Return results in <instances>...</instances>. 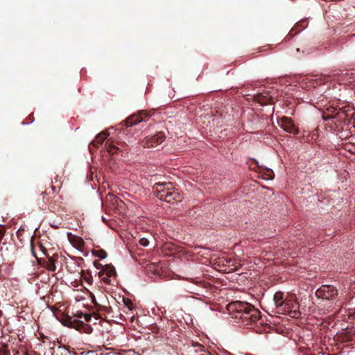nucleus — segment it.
Returning <instances> with one entry per match:
<instances>
[{
  "mask_svg": "<svg viewBox=\"0 0 355 355\" xmlns=\"http://www.w3.org/2000/svg\"><path fill=\"white\" fill-rule=\"evenodd\" d=\"M139 243L143 246H147L149 243V241L146 239L142 238L140 239Z\"/></svg>",
  "mask_w": 355,
  "mask_h": 355,
  "instance_id": "24",
  "label": "nucleus"
},
{
  "mask_svg": "<svg viewBox=\"0 0 355 355\" xmlns=\"http://www.w3.org/2000/svg\"><path fill=\"white\" fill-rule=\"evenodd\" d=\"M345 117V114L343 111L338 110L334 107H329L323 112L322 118L324 121L328 120H336L337 121H341Z\"/></svg>",
  "mask_w": 355,
  "mask_h": 355,
  "instance_id": "4",
  "label": "nucleus"
},
{
  "mask_svg": "<svg viewBox=\"0 0 355 355\" xmlns=\"http://www.w3.org/2000/svg\"><path fill=\"white\" fill-rule=\"evenodd\" d=\"M5 234V228L3 226H0V241L3 239Z\"/></svg>",
  "mask_w": 355,
  "mask_h": 355,
  "instance_id": "26",
  "label": "nucleus"
},
{
  "mask_svg": "<svg viewBox=\"0 0 355 355\" xmlns=\"http://www.w3.org/2000/svg\"><path fill=\"white\" fill-rule=\"evenodd\" d=\"M103 282H104L106 284H110V278L111 277H108L106 275H103L102 277H99Z\"/></svg>",
  "mask_w": 355,
  "mask_h": 355,
  "instance_id": "23",
  "label": "nucleus"
},
{
  "mask_svg": "<svg viewBox=\"0 0 355 355\" xmlns=\"http://www.w3.org/2000/svg\"><path fill=\"white\" fill-rule=\"evenodd\" d=\"M159 331H158V326L157 325V331H156L157 336L158 335V334H159Z\"/></svg>",
  "mask_w": 355,
  "mask_h": 355,
  "instance_id": "30",
  "label": "nucleus"
},
{
  "mask_svg": "<svg viewBox=\"0 0 355 355\" xmlns=\"http://www.w3.org/2000/svg\"><path fill=\"white\" fill-rule=\"evenodd\" d=\"M307 26L308 21L306 19L300 20L290 31L287 37H289L288 39L293 37L295 35L303 31Z\"/></svg>",
  "mask_w": 355,
  "mask_h": 355,
  "instance_id": "7",
  "label": "nucleus"
},
{
  "mask_svg": "<svg viewBox=\"0 0 355 355\" xmlns=\"http://www.w3.org/2000/svg\"><path fill=\"white\" fill-rule=\"evenodd\" d=\"M55 259L54 257H49L47 261H45L44 266L49 271L54 272L56 270Z\"/></svg>",
  "mask_w": 355,
  "mask_h": 355,
  "instance_id": "17",
  "label": "nucleus"
},
{
  "mask_svg": "<svg viewBox=\"0 0 355 355\" xmlns=\"http://www.w3.org/2000/svg\"><path fill=\"white\" fill-rule=\"evenodd\" d=\"M274 176V173L271 169H266L263 174V178L266 180H272Z\"/></svg>",
  "mask_w": 355,
  "mask_h": 355,
  "instance_id": "19",
  "label": "nucleus"
},
{
  "mask_svg": "<svg viewBox=\"0 0 355 355\" xmlns=\"http://www.w3.org/2000/svg\"><path fill=\"white\" fill-rule=\"evenodd\" d=\"M273 300L277 307H281L285 304L288 305V302L284 300V293L280 291L275 293Z\"/></svg>",
  "mask_w": 355,
  "mask_h": 355,
  "instance_id": "13",
  "label": "nucleus"
},
{
  "mask_svg": "<svg viewBox=\"0 0 355 355\" xmlns=\"http://www.w3.org/2000/svg\"><path fill=\"white\" fill-rule=\"evenodd\" d=\"M192 346L194 347L196 352H203L205 350V347L198 343H193Z\"/></svg>",
  "mask_w": 355,
  "mask_h": 355,
  "instance_id": "20",
  "label": "nucleus"
},
{
  "mask_svg": "<svg viewBox=\"0 0 355 355\" xmlns=\"http://www.w3.org/2000/svg\"><path fill=\"white\" fill-rule=\"evenodd\" d=\"M83 316L84 319L86 320V321H89L92 318L91 315H89V314H83V313H81V315H80V318Z\"/></svg>",
  "mask_w": 355,
  "mask_h": 355,
  "instance_id": "27",
  "label": "nucleus"
},
{
  "mask_svg": "<svg viewBox=\"0 0 355 355\" xmlns=\"http://www.w3.org/2000/svg\"><path fill=\"white\" fill-rule=\"evenodd\" d=\"M107 137V135L105 132H102L96 137L95 139L91 143V144H92L95 148H98L103 143Z\"/></svg>",
  "mask_w": 355,
  "mask_h": 355,
  "instance_id": "16",
  "label": "nucleus"
},
{
  "mask_svg": "<svg viewBox=\"0 0 355 355\" xmlns=\"http://www.w3.org/2000/svg\"><path fill=\"white\" fill-rule=\"evenodd\" d=\"M92 254L100 259H105L107 257V252L102 249L93 250Z\"/></svg>",
  "mask_w": 355,
  "mask_h": 355,
  "instance_id": "18",
  "label": "nucleus"
},
{
  "mask_svg": "<svg viewBox=\"0 0 355 355\" xmlns=\"http://www.w3.org/2000/svg\"><path fill=\"white\" fill-rule=\"evenodd\" d=\"M119 150V148L114 146V145H110L108 147H107V152L110 153V154H114L116 153L117 151Z\"/></svg>",
  "mask_w": 355,
  "mask_h": 355,
  "instance_id": "22",
  "label": "nucleus"
},
{
  "mask_svg": "<svg viewBox=\"0 0 355 355\" xmlns=\"http://www.w3.org/2000/svg\"><path fill=\"white\" fill-rule=\"evenodd\" d=\"M157 309L158 311H161V313H162V315H159V313H157V316H159V317H160L161 319H162V316H163V313H164L163 311H161V309H159L157 306Z\"/></svg>",
  "mask_w": 355,
  "mask_h": 355,
  "instance_id": "28",
  "label": "nucleus"
},
{
  "mask_svg": "<svg viewBox=\"0 0 355 355\" xmlns=\"http://www.w3.org/2000/svg\"><path fill=\"white\" fill-rule=\"evenodd\" d=\"M2 315V311L0 310V317Z\"/></svg>",
  "mask_w": 355,
  "mask_h": 355,
  "instance_id": "31",
  "label": "nucleus"
},
{
  "mask_svg": "<svg viewBox=\"0 0 355 355\" xmlns=\"http://www.w3.org/2000/svg\"><path fill=\"white\" fill-rule=\"evenodd\" d=\"M103 275H106L108 277H115L116 270L113 266L106 264L103 267V269L98 272V277H102Z\"/></svg>",
  "mask_w": 355,
  "mask_h": 355,
  "instance_id": "11",
  "label": "nucleus"
},
{
  "mask_svg": "<svg viewBox=\"0 0 355 355\" xmlns=\"http://www.w3.org/2000/svg\"><path fill=\"white\" fill-rule=\"evenodd\" d=\"M201 355H211V354L209 352H207L206 349L203 352V354Z\"/></svg>",
  "mask_w": 355,
  "mask_h": 355,
  "instance_id": "29",
  "label": "nucleus"
},
{
  "mask_svg": "<svg viewBox=\"0 0 355 355\" xmlns=\"http://www.w3.org/2000/svg\"><path fill=\"white\" fill-rule=\"evenodd\" d=\"M148 114L144 112H140L138 114H135L129 116L124 121V124L126 127H130L146 120Z\"/></svg>",
  "mask_w": 355,
  "mask_h": 355,
  "instance_id": "5",
  "label": "nucleus"
},
{
  "mask_svg": "<svg viewBox=\"0 0 355 355\" xmlns=\"http://www.w3.org/2000/svg\"><path fill=\"white\" fill-rule=\"evenodd\" d=\"M315 295L318 298L328 301L330 304L329 308H331L338 300V291L333 285H322L316 290Z\"/></svg>",
  "mask_w": 355,
  "mask_h": 355,
  "instance_id": "3",
  "label": "nucleus"
},
{
  "mask_svg": "<svg viewBox=\"0 0 355 355\" xmlns=\"http://www.w3.org/2000/svg\"><path fill=\"white\" fill-rule=\"evenodd\" d=\"M165 139V135L163 132H157V146L159 143H162Z\"/></svg>",
  "mask_w": 355,
  "mask_h": 355,
  "instance_id": "21",
  "label": "nucleus"
},
{
  "mask_svg": "<svg viewBox=\"0 0 355 355\" xmlns=\"http://www.w3.org/2000/svg\"><path fill=\"white\" fill-rule=\"evenodd\" d=\"M77 321H79L78 319L76 318H72L71 317L67 315L64 316V318L62 320V323L68 327L73 328L76 329V325Z\"/></svg>",
  "mask_w": 355,
  "mask_h": 355,
  "instance_id": "15",
  "label": "nucleus"
},
{
  "mask_svg": "<svg viewBox=\"0 0 355 355\" xmlns=\"http://www.w3.org/2000/svg\"><path fill=\"white\" fill-rule=\"evenodd\" d=\"M286 302H288V305H284V311L290 312L292 317H297L300 314L298 304L292 300H287Z\"/></svg>",
  "mask_w": 355,
  "mask_h": 355,
  "instance_id": "8",
  "label": "nucleus"
},
{
  "mask_svg": "<svg viewBox=\"0 0 355 355\" xmlns=\"http://www.w3.org/2000/svg\"><path fill=\"white\" fill-rule=\"evenodd\" d=\"M227 310L232 318L239 319L245 324L261 320V312L252 304L241 301L229 303Z\"/></svg>",
  "mask_w": 355,
  "mask_h": 355,
  "instance_id": "1",
  "label": "nucleus"
},
{
  "mask_svg": "<svg viewBox=\"0 0 355 355\" xmlns=\"http://www.w3.org/2000/svg\"><path fill=\"white\" fill-rule=\"evenodd\" d=\"M157 198L160 201H165L168 203L182 200L180 194L178 191L173 189L171 182H157Z\"/></svg>",
  "mask_w": 355,
  "mask_h": 355,
  "instance_id": "2",
  "label": "nucleus"
},
{
  "mask_svg": "<svg viewBox=\"0 0 355 355\" xmlns=\"http://www.w3.org/2000/svg\"><path fill=\"white\" fill-rule=\"evenodd\" d=\"M146 274L150 277L155 275V263L153 262L146 263L144 266Z\"/></svg>",
  "mask_w": 355,
  "mask_h": 355,
  "instance_id": "14",
  "label": "nucleus"
},
{
  "mask_svg": "<svg viewBox=\"0 0 355 355\" xmlns=\"http://www.w3.org/2000/svg\"><path fill=\"white\" fill-rule=\"evenodd\" d=\"M94 266H95L97 269H100V268H101V270L103 269V267L104 266H103L102 264H101L98 260H95V261H94Z\"/></svg>",
  "mask_w": 355,
  "mask_h": 355,
  "instance_id": "25",
  "label": "nucleus"
},
{
  "mask_svg": "<svg viewBox=\"0 0 355 355\" xmlns=\"http://www.w3.org/2000/svg\"><path fill=\"white\" fill-rule=\"evenodd\" d=\"M67 236L69 241L73 247L76 248L77 249H81L83 248L85 242L81 237L73 235L70 232L67 234Z\"/></svg>",
  "mask_w": 355,
  "mask_h": 355,
  "instance_id": "9",
  "label": "nucleus"
},
{
  "mask_svg": "<svg viewBox=\"0 0 355 355\" xmlns=\"http://www.w3.org/2000/svg\"><path fill=\"white\" fill-rule=\"evenodd\" d=\"M254 100L261 105H266L272 103V98L268 94H258L254 96Z\"/></svg>",
  "mask_w": 355,
  "mask_h": 355,
  "instance_id": "10",
  "label": "nucleus"
},
{
  "mask_svg": "<svg viewBox=\"0 0 355 355\" xmlns=\"http://www.w3.org/2000/svg\"><path fill=\"white\" fill-rule=\"evenodd\" d=\"M75 325L76 329L83 333L89 334L93 331V329L90 325L85 323L84 322L80 320L79 321H77L76 324Z\"/></svg>",
  "mask_w": 355,
  "mask_h": 355,
  "instance_id": "12",
  "label": "nucleus"
},
{
  "mask_svg": "<svg viewBox=\"0 0 355 355\" xmlns=\"http://www.w3.org/2000/svg\"><path fill=\"white\" fill-rule=\"evenodd\" d=\"M280 126L287 132L296 135L298 133V130L293 123L291 119L284 116L279 122Z\"/></svg>",
  "mask_w": 355,
  "mask_h": 355,
  "instance_id": "6",
  "label": "nucleus"
}]
</instances>
